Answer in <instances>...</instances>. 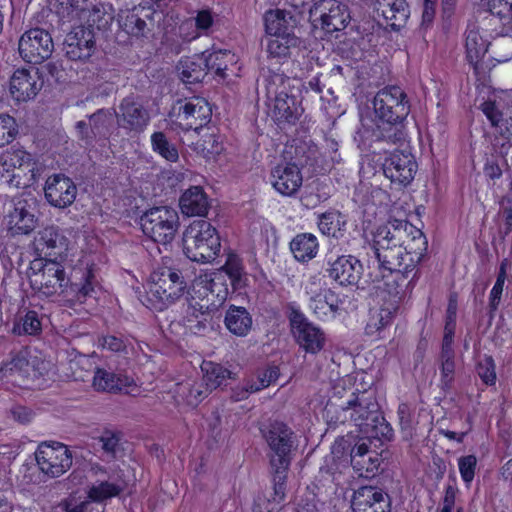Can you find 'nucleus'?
<instances>
[{"label": "nucleus", "instance_id": "nucleus-32", "mask_svg": "<svg viewBox=\"0 0 512 512\" xmlns=\"http://www.w3.org/2000/svg\"><path fill=\"white\" fill-rule=\"evenodd\" d=\"M377 12L387 21V24L398 31L409 17V6L405 0H377Z\"/></svg>", "mask_w": 512, "mask_h": 512}, {"label": "nucleus", "instance_id": "nucleus-5", "mask_svg": "<svg viewBox=\"0 0 512 512\" xmlns=\"http://www.w3.org/2000/svg\"><path fill=\"white\" fill-rule=\"evenodd\" d=\"M295 82V79L276 71H269L265 77L266 96L273 101L272 116L278 125H294L303 113L295 94Z\"/></svg>", "mask_w": 512, "mask_h": 512}, {"label": "nucleus", "instance_id": "nucleus-8", "mask_svg": "<svg viewBox=\"0 0 512 512\" xmlns=\"http://www.w3.org/2000/svg\"><path fill=\"white\" fill-rule=\"evenodd\" d=\"M381 278L375 276L372 282L382 303L400 309V305L410 297L414 287L417 268L414 270L395 267V270L381 269Z\"/></svg>", "mask_w": 512, "mask_h": 512}, {"label": "nucleus", "instance_id": "nucleus-18", "mask_svg": "<svg viewBox=\"0 0 512 512\" xmlns=\"http://www.w3.org/2000/svg\"><path fill=\"white\" fill-rule=\"evenodd\" d=\"M115 117L120 128L128 133L140 134L150 123L149 111L134 97L128 96L121 100Z\"/></svg>", "mask_w": 512, "mask_h": 512}, {"label": "nucleus", "instance_id": "nucleus-42", "mask_svg": "<svg viewBox=\"0 0 512 512\" xmlns=\"http://www.w3.org/2000/svg\"><path fill=\"white\" fill-rule=\"evenodd\" d=\"M115 109H98L89 116L90 126L92 127L94 137L108 139L111 135Z\"/></svg>", "mask_w": 512, "mask_h": 512}, {"label": "nucleus", "instance_id": "nucleus-43", "mask_svg": "<svg viewBox=\"0 0 512 512\" xmlns=\"http://www.w3.org/2000/svg\"><path fill=\"white\" fill-rule=\"evenodd\" d=\"M205 67L207 72H214L216 76L224 79L230 65L236 63L235 55L230 51H214L208 55L204 54Z\"/></svg>", "mask_w": 512, "mask_h": 512}, {"label": "nucleus", "instance_id": "nucleus-17", "mask_svg": "<svg viewBox=\"0 0 512 512\" xmlns=\"http://www.w3.org/2000/svg\"><path fill=\"white\" fill-rule=\"evenodd\" d=\"M13 209L7 215L8 229L13 235L30 234L38 225L37 199L23 194L12 200Z\"/></svg>", "mask_w": 512, "mask_h": 512}, {"label": "nucleus", "instance_id": "nucleus-38", "mask_svg": "<svg viewBox=\"0 0 512 512\" xmlns=\"http://www.w3.org/2000/svg\"><path fill=\"white\" fill-rule=\"evenodd\" d=\"M318 246L317 238L310 233L298 234L290 243V249L295 259L300 262L313 259L318 252Z\"/></svg>", "mask_w": 512, "mask_h": 512}, {"label": "nucleus", "instance_id": "nucleus-15", "mask_svg": "<svg viewBox=\"0 0 512 512\" xmlns=\"http://www.w3.org/2000/svg\"><path fill=\"white\" fill-rule=\"evenodd\" d=\"M229 294V288L225 274L222 271L205 275L194 287V295L200 301L198 309L215 310L225 302Z\"/></svg>", "mask_w": 512, "mask_h": 512}, {"label": "nucleus", "instance_id": "nucleus-13", "mask_svg": "<svg viewBox=\"0 0 512 512\" xmlns=\"http://www.w3.org/2000/svg\"><path fill=\"white\" fill-rule=\"evenodd\" d=\"M382 169L385 177L390 179L392 184L402 188L413 181L418 164L407 148L396 149L385 158Z\"/></svg>", "mask_w": 512, "mask_h": 512}, {"label": "nucleus", "instance_id": "nucleus-46", "mask_svg": "<svg viewBox=\"0 0 512 512\" xmlns=\"http://www.w3.org/2000/svg\"><path fill=\"white\" fill-rule=\"evenodd\" d=\"M210 392L211 390L203 380L181 384L177 390V393L183 397L187 405L192 407L197 406Z\"/></svg>", "mask_w": 512, "mask_h": 512}, {"label": "nucleus", "instance_id": "nucleus-33", "mask_svg": "<svg viewBox=\"0 0 512 512\" xmlns=\"http://www.w3.org/2000/svg\"><path fill=\"white\" fill-rule=\"evenodd\" d=\"M180 209L187 216H205L210 207L208 197L200 186H192L180 197Z\"/></svg>", "mask_w": 512, "mask_h": 512}, {"label": "nucleus", "instance_id": "nucleus-39", "mask_svg": "<svg viewBox=\"0 0 512 512\" xmlns=\"http://www.w3.org/2000/svg\"><path fill=\"white\" fill-rule=\"evenodd\" d=\"M90 5L91 0H56L54 10L62 21L71 22L82 20Z\"/></svg>", "mask_w": 512, "mask_h": 512}, {"label": "nucleus", "instance_id": "nucleus-34", "mask_svg": "<svg viewBox=\"0 0 512 512\" xmlns=\"http://www.w3.org/2000/svg\"><path fill=\"white\" fill-rule=\"evenodd\" d=\"M134 380L123 374H116L105 369L97 368L93 377V386L97 391L122 392L132 386Z\"/></svg>", "mask_w": 512, "mask_h": 512}, {"label": "nucleus", "instance_id": "nucleus-12", "mask_svg": "<svg viewBox=\"0 0 512 512\" xmlns=\"http://www.w3.org/2000/svg\"><path fill=\"white\" fill-rule=\"evenodd\" d=\"M309 20L313 26L320 25L327 34H332L344 30L351 17L348 7L338 0H313Z\"/></svg>", "mask_w": 512, "mask_h": 512}, {"label": "nucleus", "instance_id": "nucleus-35", "mask_svg": "<svg viewBox=\"0 0 512 512\" xmlns=\"http://www.w3.org/2000/svg\"><path fill=\"white\" fill-rule=\"evenodd\" d=\"M201 305L196 297H191L187 310V327L195 335H205L212 328V314L215 310L198 309Z\"/></svg>", "mask_w": 512, "mask_h": 512}, {"label": "nucleus", "instance_id": "nucleus-14", "mask_svg": "<svg viewBox=\"0 0 512 512\" xmlns=\"http://www.w3.org/2000/svg\"><path fill=\"white\" fill-rule=\"evenodd\" d=\"M35 459L42 473L50 478H57L70 469L73 457L68 447L62 443H42L35 452Z\"/></svg>", "mask_w": 512, "mask_h": 512}, {"label": "nucleus", "instance_id": "nucleus-40", "mask_svg": "<svg viewBox=\"0 0 512 512\" xmlns=\"http://www.w3.org/2000/svg\"><path fill=\"white\" fill-rule=\"evenodd\" d=\"M510 94L505 91H493L481 105V109L492 125L496 126L502 119L503 110L508 105Z\"/></svg>", "mask_w": 512, "mask_h": 512}, {"label": "nucleus", "instance_id": "nucleus-57", "mask_svg": "<svg viewBox=\"0 0 512 512\" xmlns=\"http://www.w3.org/2000/svg\"><path fill=\"white\" fill-rule=\"evenodd\" d=\"M388 127L381 128L380 139L395 145H403L406 142V133L403 123L386 124Z\"/></svg>", "mask_w": 512, "mask_h": 512}, {"label": "nucleus", "instance_id": "nucleus-23", "mask_svg": "<svg viewBox=\"0 0 512 512\" xmlns=\"http://www.w3.org/2000/svg\"><path fill=\"white\" fill-rule=\"evenodd\" d=\"M153 11L142 5L131 9L120 10L118 13L119 26L127 34L140 38L145 37L153 28Z\"/></svg>", "mask_w": 512, "mask_h": 512}, {"label": "nucleus", "instance_id": "nucleus-24", "mask_svg": "<svg viewBox=\"0 0 512 512\" xmlns=\"http://www.w3.org/2000/svg\"><path fill=\"white\" fill-rule=\"evenodd\" d=\"M328 266V276L341 286L358 285L363 274L362 263L353 255L338 256L333 261L329 260Z\"/></svg>", "mask_w": 512, "mask_h": 512}, {"label": "nucleus", "instance_id": "nucleus-44", "mask_svg": "<svg viewBox=\"0 0 512 512\" xmlns=\"http://www.w3.org/2000/svg\"><path fill=\"white\" fill-rule=\"evenodd\" d=\"M42 331V321L39 314L34 310H28L24 315H18L12 327V333L17 336H35Z\"/></svg>", "mask_w": 512, "mask_h": 512}, {"label": "nucleus", "instance_id": "nucleus-30", "mask_svg": "<svg viewBox=\"0 0 512 512\" xmlns=\"http://www.w3.org/2000/svg\"><path fill=\"white\" fill-rule=\"evenodd\" d=\"M489 11L490 31L495 35H507L512 32V0H485Z\"/></svg>", "mask_w": 512, "mask_h": 512}, {"label": "nucleus", "instance_id": "nucleus-45", "mask_svg": "<svg viewBox=\"0 0 512 512\" xmlns=\"http://www.w3.org/2000/svg\"><path fill=\"white\" fill-rule=\"evenodd\" d=\"M201 369L204 372L203 381L211 391L232 378V372L218 363L204 361Z\"/></svg>", "mask_w": 512, "mask_h": 512}, {"label": "nucleus", "instance_id": "nucleus-9", "mask_svg": "<svg viewBox=\"0 0 512 512\" xmlns=\"http://www.w3.org/2000/svg\"><path fill=\"white\" fill-rule=\"evenodd\" d=\"M179 224L177 211L168 206L153 207L140 217L143 233L154 242L163 245L175 238Z\"/></svg>", "mask_w": 512, "mask_h": 512}, {"label": "nucleus", "instance_id": "nucleus-53", "mask_svg": "<svg viewBox=\"0 0 512 512\" xmlns=\"http://www.w3.org/2000/svg\"><path fill=\"white\" fill-rule=\"evenodd\" d=\"M122 487L108 481H101L88 490V498L93 502H102L106 499L118 496L122 492Z\"/></svg>", "mask_w": 512, "mask_h": 512}, {"label": "nucleus", "instance_id": "nucleus-59", "mask_svg": "<svg viewBox=\"0 0 512 512\" xmlns=\"http://www.w3.org/2000/svg\"><path fill=\"white\" fill-rule=\"evenodd\" d=\"M477 373L486 385L496 382L495 364L491 357H484L478 362Z\"/></svg>", "mask_w": 512, "mask_h": 512}, {"label": "nucleus", "instance_id": "nucleus-50", "mask_svg": "<svg viewBox=\"0 0 512 512\" xmlns=\"http://www.w3.org/2000/svg\"><path fill=\"white\" fill-rule=\"evenodd\" d=\"M83 20H86L89 28L94 26L98 30L106 29L113 20V16L107 12L106 6L102 3L92 4L88 7V11L85 16H82Z\"/></svg>", "mask_w": 512, "mask_h": 512}, {"label": "nucleus", "instance_id": "nucleus-37", "mask_svg": "<svg viewBox=\"0 0 512 512\" xmlns=\"http://www.w3.org/2000/svg\"><path fill=\"white\" fill-rule=\"evenodd\" d=\"M181 80L187 84L201 82L207 75L204 53L181 60L177 66Z\"/></svg>", "mask_w": 512, "mask_h": 512}, {"label": "nucleus", "instance_id": "nucleus-47", "mask_svg": "<svg viewBox=\"0 0 512 512\" xmlns=\"http://www.w3.org/2000/svg\"><path fill=\"white\" fill-rule=\"evenodd\" d=\"M270 36L271 38L267 41V52L272 57H287L290 55L291 48L300 45V38L298 36Z\"/></svg>", "mask_w": 512, "mask_h": 512}, {"label": "nucleus", "instance_id": "nucleus-64", "mask_svg": "<svg viewBox=\"0 0 512 512\" xmlns=\"http://www.w3.org/2000/svg\"><path fill=\"white\" fill-rule=\"evenodd\" d=\"M429 472L430 475L434 476L436 480L442 479L446 472V464L444 459L436 454H433L432 463L429 465Z\"/></svg>", "mask_w": 512, "mask_h": 512}, {"label": "nucleus", "instance_id": "nucleus-29", "mask_svg": "<svg viewBox=\"0 0 512 512\" xmlns=\"http://www.w3.org/2000/svg\"><path fill=\"white\" fill-rule=\"evenodd\" d=\"M41 86L38 77L25 68L15 70L9 81L10 94L17 102L33 99L41 90Z\"/></svg>", "mask_w": 512, "mask_h": 512}, {"label": "nucleus", "instance_id": "nucleus-19", "mask_svg": "<svg viewBox=\"0 0 512 512\" xmlns=\"http://www.w3.org/2000/svg\"><path fill=\"white\" fill-rule=\"evenodd\" d=\"M173 111L179 126L184 130L201 128L211 117L209 104L201 97L178 101L177 107L175 106Z\"/></svg>", "mask_w": 512, "mask_h": 512}, {"label": "nucleus", "instance_id": "nucleus-6", "mask_svg": "<svg viewBox=\"0 0 512 512\" xmlns=\"http://www.w3.org/2000/svg\"><path fill=\"white\" fill-rule=\"evenodd\" d=\"M220 249V237L210 222L195 220L185 229L183 251L191 261L208 263L215 259Z\"/></svg>", "mask_w": 512, "mask_h": 512}, {"label": "nucleus", "instance_id": "nucleus-25", "mask_svg": "<svg viewBox=\"0 0 512 512\" xmlns=\"http://www.w3.org/2000/svg\"><path fill=\"white\" fill-rule=\"evenodd\" d=\"M351 507L354 512H390L391 500L380 488L362 486L354 491Z\"/></svg>", "mask_w": 512, "mask_h": 512}, {"label": "nucleus", "instance_id": "nucleus-22", "mask_svg": "<svg viewBox=\"0 0 512 512\" xmlns=\"http://www.w3.org/2000/svg\"><path fill=\"white\" fill-rule=\"evenodd\" d=\"M30 166L29 156L23 151L0 153V175L10 187L21 188L27 186V183L22 181V176L26 169L29 172L33 171L29 168Z\"/></svg>", "mask_w": 512, "mask_h": 512}, {"label": "nucleus", "instance_id": "nucleus-10", "mask_svg": "<svg viewBox=\"0 0 512 512\" xmlns=\"http://www.w3.org/2000/svg\"><path fill=\"white\" fill-rule=\"evenodd\" d=\"M374 112L384 124L403 123L410 113L406 93L399 86H387L377 92L373 100Z\"/></svg>", "mask_w": 512, "mask_h": 512}, {"label": "nucleus", "instance_id": "nucleus-51", "mask_svg": "<svg viewBox=\"0 0 512 512\" xmlns=\"http://www.w3.org/2000/svg\"><path fill=\"white\" fill-rule=\"evenodd\" d=\"M151 144L154 152L169 162H176L179 154L176 146L171 143L163 132H154L151 135Z\"/></svg>", "mask_w": 512, "mask_h": 512}, {"label": "nucleus", "instance_id": "nucleus-56", "mask_svg": "<svg viewBox=\"0 0 512 512\" xmlns=\"http://www.w3.org/2000/svg\"><path fill=\"white\" fill-rule=\"evenodd\" d=\"M397 414L399 418V425L404 433V437H412L415 430V419L412 408L407 403H401L398 406Z\"/></svg>", "mask_w": 512, "mask_h": 512}, {"label": "nucleus", "instance_id": "nucleus-62", "mask_svg": "<svg viewBox=\"0 0 512 512\" xmlns=\"http://www.w3.org/2000/svg\"><path fill=\"white\" fill-rule=\"evenodd\" d=\"M100 344L103 348L108 349L112 352H123L126 349L125 341L121 337L114 335L103 336L100 340Z\"/></svg>", "mask_w": 512, "mask_h": 512}, {"label": "nucleus", "instance_id": "nucleus-52", "mask_svg": "<svg viewBox=\"0 0 512 512\" xmlns=\"http://www.w3.org/2000/svg\"><path fill=\"white\" fill-rule=\"evenodd\" d=\"M398 311L399 309L382 303L377 314L371 317L368 322L366 326V333L373 334L374 332L385 328L392 322Z\"/></svg>", "mask_w": 512, "mask_h": 512}, {"label": "nucleus", "instance_id": "nucleus-2", "mask_svg": "<svg viewBox=\"0 0 512 512\" xmlns=\"http://www.w3.org/2000/svg\"><path fill=\"white\" fill-rule=\"evenodd\" d=\"M31 288L46 297L62 295L71 301L84 302L92 296L97 286L91 269L74 270L67 274L59 261H44L43 258L31 262L28 274Z\"/></svg>", "mask_w": 512, "mask_h": 512}, {"label": "nucleus", "instance_id": "nucleus-41", "mask_svg": "<svg viewBox=\"0 0 512 512\" xmlns=\"http://www.w3.org/2000/svg\"><path fill=\"white\" fill-rule=\"evenodd\" d=\"M30 370L28 352L27 350H21L11 354L10 360L1 366L0 373L4 377L28 378Z\"/></svg>", "mask_w": 512, "mask_h": 512}, {"label": "nucleus", "instance_id": "nucleus-28", "mask_svg": "<svg viewBox=\"0 0 512 512\" xmlns=\"http://www.w3.org/2000/svg\"><path fill=\"white\" fill-rule=\"evenodd\" d=\"M302 174L296 164L277 165L270 174V182L277 192L293 196L302 185Z\"/></svg>", "mask_w": 512, "mask_h": 512}, {"label": "nucleus", "instance_id": "nucleus-63", "mask_svg": "<svg viewBox=\"0 0 512 512\" xmlns=\"http://www.w3.org/2000/svg\"><path fill=\"white\" fill-rule=\"evenodd\" d=\"M311 301L313 303L324 304L325 308L329 307L332 312H336L339 308L335 293L331 290H326L323 295L319 294L312 297Z\"/></svg>", "mask_w": 512, "mask_h": 512}, {"label": "nucleus", "instance_id": "nucleus-27", "mask_svg": "<svg viewBox=\"0 0 512 512\" xmlns=\"http://www.w3.org/2000/svg\"><path fill=\"white\" fill-rule=\"evenodd\" d=\"M486 19L480 23L469 24L466 32V52L471 63H477L488 51L489 38L495 35L491 32Z\"/></svg>", "mask_w": 512, "mask_h": 512}, {"label": "nucleus", "instance_id": "nucleus-4", "mask_svg": "<svg viewBox=\"0 0 512 512\" xmlns=\"http://www.w3.org/2000/svg\"><path fill=\"white\" fill-rule=\"evenodd\" d=\"M342 410L345 418H349L359 432L367 438L392 439L393 429L382 415L373 392L366 390L353 392Z\"/></svg>", "mask_w": 512, "mask_h": 512}, {"label": "nucleus", "instance_id": "nucleus-20", "mask_svg": "<svg viewBox=\"0 0 512 512\" xmlns=\"http://www.w3.org/2000/svg\"><path fill=\"white\" fill-rule=\"evenodd\" d=\"M77 186L71 178L62 173L50 175L44 185L47 202L59 209L71 206L77 196Z\"/></svg>", "mask_w": 512, "mask_h": 512}, {"label": "nucleus", "instance_id": "nucleus-3", "mask_svg": "<svg viewBox=\"0 0 512 512\" xmlns=\"http://www.w3.org/2000/svg\"><path fill=\"white\" fill-rule=\"evenodd\" d=\"M263 436L269 447L273 500L280 502L285 497L287 473L298 447L297 437L287 424L280 421L270 423Z\"/></svg>", "mask_w": 512, "mask_h": 512}, {"label": "nucleus", "instance_id": "nucleus-16", "mask_svg": "<svg viewBox=\"0 0 512 512\" xmlns=\"http://www.w3.org/2000/svg\"><path fill=\"white\" fill-rule=\"evenodd\" d=\"M54 49V43L48 31L32 28L19 39L18 51L21 58L30 64H41L47 60Z\"/></svg>", "mask_w": 512, "mask_h": 512}, {"label": "nucleus", "instance_id": "nucleus-54", "mask_svg": "<svg viewBox=\"0 0 512 512\" xmlns=\"http://www.w3.org/2000/svg\"><path fill=\"white\" fill-rule=\"evenodd\" d=\"M341 225H345V222L341 221V214L338 212H325L319 216L318 227L324 235L338 238Z\"/></svg>", "mask_w": 512, "mask_h": 512}, {"label": "nucleus", "instance_id": "nucleus-48", "mask_svg": "<svg viewBox=\"0 0 512 512\" xmlns=\"http://www.w3.org/2000/svg\"><path fill=\"white\" fill-rule=\"evenodd\" d=\"M228 276L234 290L241 289L244 286V267L240 257L234 253H229L225 264L219 270Z\"/></svg>", "mask_w": 512, "mask_h": 512}, {"label": "nucleus", "instance_id": "nucleus-60", "mask_svg": "<svg viewBox=\"0 0 512 512\" xmlns=\"http://www.w3.org/2000/svg\"><path fill=\"white\" fill-rule=\"evenodd\" d=\"M476 463L472 455L461 457L458 461L460 475L466 484H470L474 478Z\"/></svg>", "mask_w": 512, "mask_h": 512}, {"label": "nucleus", "instance_id": "nucleus-11", "mask_svg": "<svg viewBox=\"0 0 512 512\" xmlns=\"http://www.w3.org/2000/svg\"><path fill=\"white\" fill-rule=\"evenodd\" d=\"M290 330L295 342L306 353L317 354L325 345L324 332L310 322L307 317L293 304L286 307Z\"/></svg>", "mask_w": 512, "mask_h": 512}, {"label": "nucleus", "instance_id": "nucleus-7", "mask_svg": "<svg viewBox=\"0 0 512 512\" xmlns=\"http://www.w3.org/2000/svg\"><path fill=\"white\" fill-rule=\"evenodd\" d=\"M149 301L157 310H164L180 299L187 288L182 272L174 266H160L151 273Z\"/></svg>", "mask_w": 512, "mask_h": 512}, {"label": "nucleus", "instance_id": "nucleus-21", "mask_svg": "<svg viewBox=\"0 0 512 512\" xmlns=\"http://www.w3.org/2000/svg\"><path fill=\"white\" fill-rule=\"evenodd\" d=\"M34 244L45 255L44 261L62 262L67 256L69 240L59 228L49 226L38 232Z\"/></svg>", "mask_w": 512, "mask_h": 512}, {"label": "nucleus", "instance_id": "nucleus-61", "mask_svg": "<svg viewBox=\"0 0 512 512\" xmlns=\"http://www.w3.org/2000/svg\"><path fill=\"white\" fill-rule=\"evenodd\" d=\"M10 414L15 421L22 425L31 422L34 417V412L32 409L21 405L13 406L10 409Z\"/></svg>", "mask_w": 512, "mask_h": 512}, {"label": "nucleus", "instance_id": "nucleus-49", "mask_svg": "<svg viewBox=\"0 0 512 512\" xmlns=\"http://www.w3.org/2000/svg\"><path fill=\"white\" fill-rule=\"evenodd\" d=\"M101 445L103 454L108 461L114 460L122 452L121 433L105 429L95 438Z\"/></svg>", "mask_w": 512, "mask_h": 512}, {"label": "nucleus", "instance_id": "nucleus-26", "mask_svg": "<svg viewBox=\"0 0 512 512\" xmlns=\"http://www.w3.org/2000/svg\"><path fill=\"white\" fill-rule=\"evenodd\" d=\"M66 56L72 61L89 59L95 50L93 29L85 26L75 27L65 38Z\"/></svg>", "mask_w": 512, "mask_h": 512}, {"label": "nucleus", "instance_id": "nucleus-31", "mask_svg": "<svg viewBox=\"0 0 512 512\" xmlns=\"http://www.w3.org/2000/svg\"><path fill=\"white\" fill-rule=\"evenodd\" d=\"M300 14L291 11L275 9L269 10L264 15L266 32L269 35L296 36L295 29L300 22Z\"/></svg>", "mask_w": 512, "mask_h": 512}, {"label": "nucleus", "instance_id": "nucleus-58", "mask_svg": "<svg viewBox=\"0 0 512 512\" xmlns=\"http://www.w3.org/2000/svg\"><path fill=\"white\" fill-rule=\"evenodd\" d=\"M351 465L360 475H362L364 472L367 474H374L379 466L378 454L376 451H374L365 458H356L355 462Z\"/></svg>", "mask_w": 512, "mask_h": 512}, {"label": "nucleus", "instance_id": "nucleus-55", "mask_svg": "<svg viewBox=\"0 0 512 512\" xmlns=\"http://www.w3.org/2000/svg\"><path fill=\"white\" fill-rule=\"evenodd\" d=\"M18 135V125L14 117L0 113V147L13 142Z\"/></svg>", "mask_w": 512, "mask_h": 512}, {"label": "nucleus", "instance_id": "nucleus-1", "mask_svg": "<svg viewBox=\"0 0 512 512\" xmlns=\"http://www.w3.org/2000/svg\"><path fill=\"white\" fill-rule=\"evenodd\" d=\"M427 249L423 232L406 220L394 219L374 233L373 250L379 269L414 270Z\"/></svg>", "mask_w": 512, "mask_h": 512}, {"label": "nucleus", "instance_id": "nucleus-36", "mask_svg": "<svg viewBox=\"0 0 512 512\" xmlns=\"http://www.w3.org/2000/svg\"><path fill=\"white\" fill-rule=\"evenodd\" d=\"M226 328L236 336H246L252 328V317L244 307L230 306L226 312Z\"/></svg>", "mask_w": 512, "mask_h": 512}]
</instances>
